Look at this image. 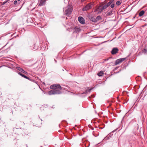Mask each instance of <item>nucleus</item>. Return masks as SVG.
I'll use <instances>...</instances> for the list:
<instances>
[{"label":"nucleus","instance_id":"nucleus-1","mask_svg":"<svg viewBox=\"0 0 147 147\" xmlns=\"http://www.w3.org/2000/svg\"><path fill=\"white\" fill-rule=\"evenodd\" d=\"M50 88L53 89L54 92V94H60L61 93V90L62 88L59 84H54L50 86Z\"/></svg>","mask_w":147,"mask_h":147},{"label":"nucleus","instance_id":"nucleus-2","mask_svg":"<svg viewBox=\"0 0 147 147\" xmlns=\"http://www.w3.org/2000/svg\"><path fill=\"white\" fill-rule=\"evenodd\" d=\"M73 9L72 7L69 5H68L66 7L63 8L64 14L67 16H69L70 15Z\"/></svg>","mask_w":147,"mask_h":147},{"label":"nucleus","instance_id":"nucleus-3","mask_svg":"<svg viewBox=\"0 0 147 147\" xmlns=\"http://www.w3.org/2000/svg\"><path fill=\"white\" fill-rule=\"evenodd\" d=\"M113 1V0H111L102 7L101 6L99 7L98 9L99 12L100 13L102 12L103 10L106 9L111 4Z\"/></svg>","mask_w":147,"mask_h":147},{"label":"nucleus","instance_id":"nucleus-4","mask_svg":"<svg viewBox=\"0 0 147 147\" xmlns=\"http://www.w3.org/2000/svg\"><path fill=\"white\" fill-rule=\"evenodd\" d=\"M93 7V5L91 3H89L86 5L83 9V11H87L91 9Z\"/></svg>","mask_w":147,"mask_h":147},{"label":"nucleus","instance_id":"nucleus-5","mask_svg":"<svg viewBox=\"0 0 147 147\" xmlns=\"http://www.w3.org/2000/svg\"><path fill=\"white\" fill-rule=\"evenodd\" d=\"M78 20L80 22L81 24H83L85 23L84 20L82 17H79L78 18Z\"/></svg>","mask_w":147,"mask_h":147},{"label":"nucleus","instance_id":"nucleus-6","mask_svg":"<svg viewBox=\"0 0 147 147\" xmlns=\"http://www.w3.org/2000/svg\"><path fill=\"white\" fill-rule=\"evenodd\" d=\"M118 49L117 48H114L111 51V53L112 54L114 55L118 52Z\"/></svg>","mask_w":147,"mask_h":147},{"label":"nucleus","instance_id":"nucleus-7","mask_svg":"<svg viewBox=\"0 0 147 147\" xmlns=\"http://www.w3.org/2000/svg\"><path fill=\"white\" fill-rule=\"evenodd\" d=\"M80 30V28L78 27H76L73 29V32L74 33H77L79 32Z\"/></svg>","mask_w":147,"mask_h":147},{"label":"nucleus","instance_id":"nucleus-8","mask_svg":"<svg viewBox=\"0 0 147 147\" xmlns=\"http://www.w3.org/2000/svg\"><path fill=\"white\" fill-rule=\"evenodd\" d=\"M113 14L112 13V11L111 10L109 11H108L106 12V15L107 16H110L112 15Z\"/></svg>","mask_w":147,"mask_h":147},{"label":"nucleus","instance_id":"nucleus-9","mask_svg":"<svg viewBox=\"0 0 147 147\" xmlns=\"http://www.w3.org/2000/svg\"><path fill=\"white\" fill-rule=\"evenodd\" d=\"M46 0H41L40 3L39 5V6H42L44 5L45 4Z\"/></svg>","mask_w":147,"mask_h":147},{"label":"nucleus","instance_id":"nucleus-10","mask_svg":"<svg viewBox=\"0 0 147 147\" xmlns=\"http://www.w3.org/2000/svg\"><path fill=\"white\" fill-rule=\"evenodd\" d=\"M100 18L101 17L100 16H98L96 18V19H94V20H93L92 19V21L94 22H96L100 20Z\"/></svg>","mask_w":147,"mask_h":147},{"label":"nucleus","instance_id":"nucleus-11","mask_svg":"<svg viewBox=\"0 0 147 147\" xmlns=\"http://www.w3.org/2000/svg\"><path fill=\"white\" fill-rule=\"evenodd\" d=\"M16 69L19 71L24 73H25V71H24V70L22 69V68H21V67H16Z\"/></svg>","mask_w":147,"mask_h":147},{"label":"nucleus","instance_id":"nucleus-12","mask_svg":"<svg viewBox=\"0 0 147 147\" xmlns=\"http://www.w3.org/2000/svg\"><path fill=\"white\" fill-rule=\"evenodd\" d=\"M121 62V61L120 59H117L115 62V65H117L119 63Z\"/></svg>","mask_w":147,"mask_h":147},{"label":"nucleus","instance_id":"nucleus-13","mask_svg":"<svg viewBox=\"0 0 147 147\" xmlns=\"http://www.w3.org/2000/svg\"><path fill=\"white\" fill-rule=\"evenodd\" d=\"M36 48H35V44H33V45H32V46H30V50H36Z\"/></svg>","mask_w":147,"mask_h":147},{"label":"nucleus","instance_id":"nucleus-14","mask_svg":"<svg viewBox=\"0 0 147 147\" xmlns=\"http://www.w3.org/2000/svg\"><path fill=\"white\" fill-rule=\"evenodd\" d=\"M144 11L143 10H142L139 13V16L140 17L142 16L144 14Z\"/></svg>","mask_w":147,"mask_h":147},{"label":"nucleus","instance_id":"nucleus-15","mask_svg":"<svg viewBox=\"0 0 147 147\" xmlns=\"http://www.w3.org/2000/svg\"><path fill=\"white\" fill-rule=\"evenodd\" d=\"M54 91L53 89L50 91H49L48 92V94L49 95H51L52 94H54Z\"/></svg>","mask_w":147,"mask_h":147},{"label":"nucleus","instance_id":"nucleus-16","mask_svg":"<svg viewBox=\"0 0 147 147\" xmlns=\"http://www.w3.org/2000/svg\"><path fill=\"white\" fill-rule=\"evenodd\" d=\"M103 74V72L102 71H100L99 73H98V75L99 76H101Z\"/></svg>","mask_w":147,"mask_h":147},{"label":"nucleus","instance_id":"nucleus-17","mask_svg":"<svg viewBox=\"0 0 147 147\" xmlns=\"http://www.w3.org/2000/svg\"><path fill=\"white\" fill-rule=\"evenodd\" d=\"M142 52L144 53H147V49L145 48L144 49L142 50Z\"/></svg>","mask_w":147,"mask_h":147},{"label":"nucleus","instance_id":"nucleus-18","mask_svg":"<svg viewBox=\"0 0 147 147\" xmlns=\"http://www.w3.org/2000/svg\"><path fill=\"white\" fill-rule=\"evenodd\" d=\"M19 3H20L18 2V1L16 0L14 1L13 3L15 5H17V4H19Z\"/></svg>","mask_w":147,"mask_h":147},{"label":"nucleus","instance_id":"nucleus-19","mask_svg":"<svg viewBox=\"0 0 147 147\" xmlns=\"http://www.w3.org/2000/svg\"><path fill=\"white\" fill-rule=\"evenodd\" d=\"M110 5L111 7L112 8H113L114 7L115 4L114 3H113V2L112 3H111V5Z\"/></svg>","mask_w":147,"mask_h":147},{"label":"nucleus","instance_id":"nucleus-20","mask_svg":"<svg viewBox=\"0 0 147 147\" xmlns=\"http://www.w3.org/2000/svg\"><path fill=\"white\" fill-rule=\"evenodd\" d=\"M22 77H23L24 78H26L27 79H29V78L28 77L24 75L23 74H22Z\"/></svg>","mask_w":147,"mask_h":147},{"label":"nucleus","instance_id":"nucleus-21","mask_svg":"<svg viewBox=\"0 0 147 147\" xmlns=\"http://www.w3.org/2000/svg\"><path fill=\"white\" fill-rule=\"evenodd\" d=\"M121 3V2L119 1H117L116 3V5L118 6L120 5Z\"/></svg>","mask_w":147,"mask_h":147},{"label":"nucleus","instance_id":"nucleus-22","mask_svg":"<svg viewBox=\"0 0 147 147\" xmlns=\"http://www.w3.org/2000/svg\"><path fill=\"white\" fill-rule=\"evenodd\" d=\"M8 1V0H6V1H5L4 2H3L2 3V5H5L6 3H7Z\"/></svg>","mask_w":147,"mask_h":147},{"label":"nucleus","instance_id":"nucleus-23","mask_svg":"<svg viewBox=\"0 0 147 147\" xmlns=\"http://www.w3.org/2000/svg\"><path fill=\"white\" fill-rule=\"evenodd\" d=\"M120 59L121 60V62L123 61L124 60H125V58H121L119 59Z\"/></svg>","mask_w":147,"mask_h":147},{"label":"nucleus","instance_id":"nucleus-24","mask_svg":"<svg viewBox=\"0 0 147 147\" xmlns=\"http://www.w3.org/2000/svg\"><path fill=\"white\" fill-rule=\"evenodd\" d=\"M18 74H19V75H20V76H22V73H21V72H19L18 73Z\"/></svg>","mask_w":147,"mask_h":147},{"label":"nucleus","instance_id":"nucleus-25","mask_svg":"<svg viewBox=\"0 0 147 147\" xmlns=\"http://www.w3.org/2000/svg\"><path fill=\"white\" fill-rule=\"evenodd\" d=\"M92 19L93 20H94V19H96V18H91V20L92 21Z\"/></svg>","mask_w":147,"mask_h":147},{"label":"nucleus","instance_id":"nucleus-26","mask_svg":"<svg viewBox=\"0 0 147 147\" xmlns=\"http://www.w3.org/2000/svg\"><path fill=\"white\" fill-rule=\"evenodd\" d=\"M145 21H147V18L145 19Z\"/></svg>","mask_w":147,"mask_h":147},{"label":"nucleus","instance_id":"nucleus-27","mask_svg":"<svg viewBox=\"0 0 147 147\" xmlns=\"http://www.w3.org/2000/svg\"><path fill=\"white\" fill-rule=\"evenodd\" d=\"M91 89H90V90H89V91H90V90H91Z\"/></svg>","mask_w":147,"mask_h":147},{"label":"nucleus","instance_id":"nucleus-28","mask_svg":"<svg viewBox=\"0 0 147 147\" xmlns=\"http://www.w3.org/2000/svg\"><path fill=\"white\" fill-rule=\"evenodd\" d=\"M18 1H20V0H17Z\"/></svg>","mask_w":147,"mask_h":147},{"label":"nucleus","instance_id":"nucleus-29","mask_svg":"<svg viewBox=\"0 0 147 147\" xmlns=\"http://www.w3.org/2000/svg\"><path fill=\"white\" fill-rule=\"evenodd\" d=\"M108 59H107V60H108Z\"/></svg>","mask_w":147,"mask_h":147},{"label":"nucleus","instance_id":"nucleus-30","mask_svg":"<svg viewBox=\"0 0 147 147\" xmlns=\"http://www.w3.org/2000/svg\"><path fill=\"white\" fill-rule=\"evenodd\" d=\"M55 61L56 62V61L55 60Z\"/></svg>","mask_w":147,"mask_h":147}]
</instances>
